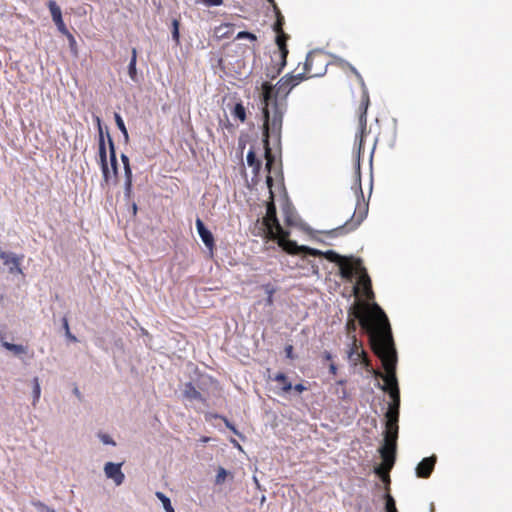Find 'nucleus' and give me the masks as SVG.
Wrapping results in <instances>:
<instances>
[{"mask_svg":"<svg viewBox=\"0 0 512 512\" xmlns=\"http://www.w3.org/2000/svg\"><path fill=\"white\" fill-rule=\"evenodd\" d=\"M95 120L98 126L99 131V140H98V154H99V164L103 174V181L108 184L111 180L110 168L108 166L107 160V148L105 143L104 132L102 129L101 119L98 116H95Z\"/></svg>","mask_w":512,"mask_h":512,"instance_id":"10","label":"nucleus"},{"mask_svg":"<svg viewBox=\"0 0 512 512\" xmlns=\"http://www.w3.org/2000/svg\"><path fill=\"white\" fill-rule=\"evenodd\" d=\"M268 1L272 4L274 12H275V16H276V21L273 25V30L274 31L282 30L284 23H285L284 16L282 15L280 9L278 8V6L274 0H268Z\"/></svg>","mask_w":512,"mask_h":512,"instance_id":"24","label":"nucleus"},{"mask_svg":"<svg viewBox=\"0 0 512 512\" xmlns=\"http://www.w3.org/2000/svg\"><path fill=\"white\" fill-rule=\"evenodd\" d=\"M227 472L224 468L220 467L216 475V482L221 483L225 480Z\"/></svg>","mask_w":512,"mask_h":512,"instance_id":"36","label":"nucleus"},{"mask_svg":"<svg viewBox=\"0 0 512 512\" xmlns=\"http://www.w3.org/2000/svg\"><path fill=\"white\" fill-rule=\"evenodd\" d=\"M124 174H125V181H130V182L133 181V174H132V169H131L130 165L126 164V167H124Z\"/></svg>","mask_w":512,"mask_h":512,"instance_id":"37","label":"nucleus"},{"mask_svg":"<svg viewBox=\"0 0 512 512\" xmlns=\"http://www.w3.org/2000/svg\"><path fill=\"white\" fill-rule=\"evenodd\" d=\"M207 6H220L223 0H203Z\"/></svg>","mask_w":512,"mask_h":512,"instance_id":"39","label":"nucleus"},{"mask_svg":"<svg viewBox=\"0 0 512 512\" xmlns=\"http://www.w3.org/2000/svg\"><path fill=\"white\" fill-rule=\"evenodd\" d=\"M338 266L340 270V276L348 281H351L355 274H359L361 268H364L360 259L352 261V259L346 257L341 260Z\"/></svg>","mask_w":512,"mask_h":512,"instance_id":"12","label":"nucleus"},{"mask_svg":"<svg viewBox=\"0 0 512 512\" xmlns=\"http://www.w3.org/2000/svg\"><path fill=\"white\" fill-rule=\"evenodd\" d=\"M282 249L291 255H298V254H304V255H310V256H318V257H324L330 262H334L339 264L341 260H343V256L339 255L333 250H328L325 252H322L320 250H317L315 248H311L308 246H299L296 242H284L282 244Z\"/></svg>","mask_w":512,"mask_h":512,"instance_id":"6","label":"nucleus"},{"mask_svg":"<svg viewBox=\"0 0 512 512\" xmlns=\"http://www.w3.org/2000/svg\"><path fill=\"white\" fill-rule=\"evenodd\" d=\"M247 163L250 167L253 168L255 173H258L261 168V161L257 159L256 154L253 149H250L247 154Z\"/></svg>","mask_w":512,"mask_h":512,"instance_id":"26","label":"nucleus"},{"mask_svg":"<svg viewBox=\"0 0 512 512\" xmlns=\"http://www.w3.org/2000/svg\"><path fill=\"white\" fill-rule=\"evenodd\" d=\"M100 438L104 444L115 445V442L111 439L109 435L103 434L100 436Z\"/></svg>","mask_w":512,"mask_h":512,"instance_id":"40","label":"nucleus"},{"mask_svg":"<svg viewBox=\"0 0 512 512\" xmlns=\"http://www.w3.org/2000/svg\"><path fill=\"white\" fill-rule=\"evenodd\" d=\"M396 364L397 359L384 362L383 368L386 371L385 383L383 385L379 384L380 389L387 392L392 400L385 414L386 421L388 422L399 421L400 389L396 377Z\"/></svg>","mask_w":512,"mask_h":512,"instance_id":"4","label":"nucleus"},{"mask_svg":"<svg viewBox=\"0 0 512 512\" xmlns=\"http://www.w3.org/2000/svg\"><path fill=\"white\" fill-rule=\"evenodd\" d=\"M262 288L265 290L266 294H267V298H266V305L267 306H272L273 303H274V294L276 292V288L274 286H272L271 284H264L262 286Z\"/></svg>","mask_w":512,"mask_h":512,"instance_id":"29","label":"nucleus"},{"mask_svg":"<svg viewBox=\"0 0 512 512\" xmlns=\"http://www.w3.org/2000/svg\"><path fill=\"white\" fill-rule=\"evenodd\" d=\"M292 350H293V347H292V346H288V347L286 348V352H287V356H288V357H291V352H292Z\"/></svg>","mask_w":512,"mask_h":512,"instance_id":"50","label":"nucleus"},{"mask_svg":"<svg viewBox=\"0 0 512 512\" xmlns=\"http://www.w3.org/2000/svg\"><path fill=\"white\" fill-rule=\"evenodd\" d=\"M107 139H108V145H109V158H110V164H111L110 175H111V179H112V178H116L117 174H118L117 158H116V150H115L114 141L111 138L109 132H107Z\"/></svg>","mask_w":512,"mask_h":512,"instance_id":"19","label":"nucleus"},{"mask_svg":"<svg viewBox=\"0 0 512 512\" xmlns=\"http://www.w3.org/2000/svg\"><path fill=\"white\" fill-rule=\"evenodd\" d=\"M233 25L232 24H222L220 25L218 28H217V32H220L222 31L223 29H232ZM228 34V31H224L222 34H221V37H224Z\"/></svg>","mask_w":512,"mask_h":512,"instance_id":"38","label":"nucleus"},{"mask_svg":"<svg viewBox=\"0 0 512 512\" xmlns=\"http://www.w3.org/2000/svg\"><path fill=\"white\" fill-rule=\"evenodd\" d=\"M114 118H115V122H116L117 127L122 132L125 140L127 141L128 138H129V135H128V131L126 129V126L124 124V121H123L122 117L120 116V114L115 113Z\"/></svg>","mask_w":512,"mask_h":512,"instance_id":"30","label":"nucleus"},{"mask_svg":"<svg viewBox=\"0 0 512 512\" xmlns=\"http://www.w3.org/2000/svg\"><path fill=\"white\" fill-rule=\"evenodd\" d=\"M122 463L107 462L104 466V472L107 478L112 479L119 486L124 482L125 475L121 470Z\"/></svg>","mask_w":512,"mask_h":512,"instance_id":"14","label":"nucleus"},{"mask_svg":"<svg viewBox=\"0 0 512 512\" xmlns=\"http://www.w3.org/2000/svg\"><path fill=\"white\" fill-rule=\"evenodd\" d=\"M360 356L361 357H360L359 364H363V366H364V368L366 369L367 372L372 373L375 377L382 378L383 381L385 382L386 373L383 374L381 371L376 370V369L373 368L371 360L369 359V357H368V355H367L365 350H361Z\"/></svg>","mask_w":512,"mask_h":512,"instance_id":"20","label":"nucleus"},{"mask_svg":"<svg viewBox=\"0 0 512 512\" xmlns=\"http://www.w3.org/2000/svg\"><path fill=\"white\" fill-rule=\"evenodd\" d=\"M232 116L239 119L241 122L246 120V109L242 103H237L232 110Z\"/></svg>","mask_w":512,"mask_h":512,"instance_id":"27","label":"nucleus"},{"mask_svg":"<svg viewBox=\"0 0 512 512\" xmlns=\"http://www.w3.org/2000/svg\"><path fill=\"white\" fill-rule=\"evenodd\" d=\"M74 394H75L79 399H81V398H82V395H81V393H80V391H79V389H78L77 387H75V388H74Z\"/></svg>","mask_w":512,"mask_h":512,"instance_id":"48","label":"nucleus"},{"mask_svg":"<svg viewBox=\"0 0 512 512\" xmlns=\"http://www.w3.org/2000/svg\"><path fill=\"white\" fill-rule=\"evenodd\" d=\"M398 422L385 423V444L380 450L383 460L388 462L390 457L393 459V455L396 450V441L398 438Z\"/></svg>","mask_w":512,"mask_h":512,"instance_id":"9","label":"nucleus"},{"mask_svg":"<svg viewBox=\"0 0 512 512\" xmlns=\"http://www.w3.org/2000/svg\"><path fill=\"white\" fill-rule=\"evenodd\" d=\"M352 73L355 74L359 82L363 87H365L364 80L361 76V74L354 68L350 67ZM370 100H369V94L366 88L363 89L362 97H361V103L359 105V133L356 135V139H359V151L362 149L363 145V136L366 130L367 126V109L369 106Z\"/></svg>","mask_w":512,"mask_h":512,"instance_id":"8","label":"nucleus"},{"mask_svg":"<svg viewBox=\"0 0 512 512\" xmlns=\"http://www.w3.org/2000/svg\"><path fill=\"white\" fill-rule=\"evenodd\" d=\"M326 70L327 59L325 55L320 52H310L306 57L304 71L301 74H304V79L314 78L323 76Z\"/></svg>","mask_w":512,"mask_h":512,"instance_id":"7","label":"nucleus"},{"mask_svg":"<svg viewBox=\"0 0 512 512\" xmlns=\"http://www.w3.org/2000/svg\"><path fill=\"white\" fill-rule=\"evenodd\" d=\"M354 189L357 195V203L355 206L354 213L352 217L345 222L343 226L337 227L330 231V234L333 236H339L346 233H349L355 230L367 217L369 210V203L364 199L363 190L361 187V175H360V163L357 162V168L355 173V184Z\"/></svg>","mask_w":512,"mask_h":512,"instance_id":"5","label":"nucleus"},{"mask_svg":"<svg viewBox=\"0 0 512 512\" xmlns=\"http://www.w3.org/2000/svg\"><path fill=\"white\" fill-rule=\"evenodd\" d=\"M52 512H54V511H52Z\"/></svg>","mask_w":512,"mask_h":512,"instance_id":"56","label":"nucleus"},{"mask_svg":"<svg viewBox=\"0 0 512 512\" xmlns=\"http://www.w3.org/2000/svg\"><path fill=\"white\" fill-rule=\"evenodd\" d=\"M67 337H68L71 341H73V342H76V341H77V338H76L73 334H71V333H70V336H67Z\"/></svg>","mask_w":512,"mask_h":512,"instance_id":"52","label":"nucleus"},{"mask_svg":"<svg viewBox=\"0 0 512 512\" xmlns=\"http://www.w3.org/2000/svg\"><path fill=\"white\" fill-rule=\"evenodd\" d=\"M436 456L424 458L416 467V475L419 478H428L434 470Z\"/></svg>","mask_w":512,"mask_h":512,"instance_id":"16","label":"nucleus"},{"mask_svg":"<svg viewBox=\"0 0 512 512\" xmlns=\"http://www.w3.org/2000/svg\"><path fill=\"white\" fill-rule=\"evenodd\" d=\"M272 170V166L270 167ZM269 175L266 177V183L270 191V200L267 203L266 216L263 218V226L266 237L271 240H277L278 245L282 248L284 242H293L288 239L289 232L285 231L280 225L277 215L276 206L274 203V195L272 192L273 178L271 177V171L268 170Z\"/></svg>","mask_w":512,"mask_h":512,"instance_id":"3","label":"nucleus"},{"mask_svg":"<svg viewBox=\"0 0 512 512\" xmlns=\"http://www.w3.org/2000/svg\"><path fill=\"white\" fill-rule=\"evenodd\" d=\"M156 497L162 502V504L170 501V499L162 492H156Z\"/></svg>","mask_w":512,"mask_h":512,"instance_id":"42","label":"nucleus"},{"mask_svg":"<svg viewBox=\"0 0 512 512\" xmlns=\"http://www.w3.org/2000/svg\"><path fill=\"white\" fill-rule=\"evenodd\" d=\"M359 286L362 287L363 294L367 298L373 297L371 279H370L365 267L360 269L357 285L354 287L355 293H358Z\"/></svg>","mask_w":512,"mask_h":512,"instance_id":"15","label":"nucleus"},{"mask_svg":"<svg viewBox=\"0 0 512 512\" xmlns=\"http://www.w3.org/2000/svg\"><path fill=\"white\" fill-rule=\"evenodd\" d=\"M324 358H325L326 360H331V359H332V355H331V353H330V352H328V351H326V352L324 353Z\"/></svg>","mask_w":512,"mask_h":512,"instance_id":"49","label":"nucleus"},{"mask_svg":"<svg viewBox=\"0 0 512 512\" xmlns=\"http://www.w3.org/2000/svg\"><path fill=\"white\" fill-rule=\"evenodd\" d=\"M273 379L280 383L282 392L287 393L292 389V384L284 373H277Z\"/></svg>","mask_w":512,"mask_h":512,"instance_id":"25","label":"nucleus"},{"mask_svg":"<svg viewBox=\"0 0 512 512\" xmlns=\"http://www.w3.org/2000/svg\"><path fill=\"white\" fill-rule=\"evenodd\" d=\"M0 341H1V342H2V341H5V340H4V336H3V334H2L1 332H0Z\"/></svg>","mask_w":512,"mask_h":512,"instance_id":"54","label":"nucleus"},{"mask_svg":"<svg viewBox=\"0 0 512 512\" xmlns=\"http://www.w3.org/2000/svg\"><path fill=\"white\" fill-rule=\"evenodd\" d=\"M385 509L386 512H398L394 498L389 494H385Z\"/></svg>","mask_w":512,"mask_h":512,"instance_id":"31","label":"nucleus"},{"mask_svg":"<svg viewBox=\"0 0 512 512\" xmlns=\"http://www.w3.org/2000/svg\"><path fill=\"white\" fill-rule=\"evenodd\" d=\"M156 497L162 502V504L170 501V499L162 492H156Z\"/></svg>","mask_w":512,"mask_h":512,"instance_id":"41","label":"nucleus"},{"mask_svg":"<svg viewBox=\"0 0 512 512\" xmlns=\"http://www.w3.org/2000/svg\"><path fill=\"white\" fill-rule=\"evenodd\" d=\"M236 39H249L251 41H256L257 37L255 34L248 32V31H241L237 34Z\"/></svg>","mask_w":512,"mask_h":512,"instance_id":"34","label":"nucleus"},{"mask_svg":"<svg viewBox=\"0 0 512 512\" xmlns=\"http://www.w3.org/2000/svg\"><path fill=\"white\" fill-rule=\"evenodd\" d=\"M121 160H122V162H123V166H124V167H126V164H127V165H130L129 158H128V156H127V155L122 154V155H121Z\"/></svg>","mask_w":512,"mask_h":512,"instance_id":"47","label":"nucleus"},{"mask_svg":"<svg viewBox=\"0 0 512 512\" xmlns=\"http://www.w3.org/2000/svg\"><path fill=\"white\" fill-rule=\"evenodd\" d=\"M63 328L65 329L66 336H70L69 324L66 318H63Z\"/></svg>","mask_w":512,"mask_h":512,"instance_id":"44","label":"nucleus"},{"mask_svg":"<svg viewBox=\"0 0 512 512\" xmlns=\"http://www.w3.org/2000/svg\"><path fill=\"white\" fill-rule=\"evenodd\" d=\"M33 382H34V386H33L34 402H33V405H35V402L38 401L39 398H40L41 388H40L39 380H38L37 377L34 378Z\"/></svg>","mask_w":512,"mask_h":512,"instance_id":"32","label":"nucleus"},{"mask_svg":"<svg viewBox=\"0 0 512 512\" xmlns=\"http://www.w3.org/2000/svg\"><path fill=\"white\" fill-rule=\"evenodd\" d=\"M292 389H294L298 393H302L307 388L303 384L299 383V384H296L295 386H292Z\"/></svg>","mask_w":512,"mask_h":512,"instance_id":"43","label":"nucleus"},{"mask_svg":"<svg viewBox=\"0 0 512 512\" xmlns=\"http://www.w3.org/2000/svg\"><path fill=\"white\" fill-rule=\"evenodd\" d=\"M136 61H137V51L135 48L132 49V56L128 67V73L132 80L136 79Z\"/></svg>","mask_w":512,"mask_h":512,"instance_id":"28","label":"nucleus"},{"mask_svg":"<svg viewBox=\"0 0 512 512\" xmlns=\"http://www.w3.org/2000/svg\"><path fill=\"white\" fill-rule=\"evenodd\" d=\"M304 80V74H287L282 77L274 87L265 82L262 85L263 91V143L266 159V169L270 171L271 165L275 162L272 154L269 139L273 138L280 142L283 115L287 108L286 98L291 90Z\"/></svg>","mask_w":512,"mask_h":512,"instance_id":"2","label":"nucleus"},{"mask_svg":"<svg viewBox=\"0 0 512 512\" xmlns=\"http://www.w3.org/2000/svg\"><path fill=\"white\" fill-rule=\"evenodd\" d=\"M124 195H125V197L128 200H130V198L132 196V182L125 181V183H124Z\"/></svg>","mask_w":512,"mask_h":512,"instance_id":"35","label":"nucleus"},{"mask_svg":"<svg viewBox=\"0 0 512 512\" xmlns=\"http://www.w3.org/2000/svg\"><path fill=\"white\" fill-rule=\"evenodd\" d=\"M184 396L190 400H197L204 402L202 394L193 386L192 383H187L184 389Z\"/></svg>","mask_w":512,"mask_h":512,"instance_id":"22","label":"nucleus"},{"mask_svg":"<svg viewBox=\"0 0 512 512\" xmlns=\"http://www.w3.org/2000/svg\"><path fill=\"white\" fill-rule=\"evenodd\" d=\"M2 346L8 351H11L16 356L27 354L28 352V347L21 344H13L7 341H2Z\"/></svg>","mask_w":512,"mask_h":512,"instance_id":"23","label":"nucleus"},{"mask_svg":"<svg viewBox=\"0 0 512 512\" xmlns=\"http://www.w3.org/2000/svg\"><path fill=\"white\" fill-rule=\"evenodd\" d=\"M132 210H133V215H136L137 210H138V208H137V204H136V203H133V204H132Z\"/></svg>","mask_w":512,"mask_h":512,"instance_id":"51","label":"nucleus"},{"mask_svg":"<svg viewBox=\"0 0 512 512\" xmlns=\"http://www.w3.org/2000/svg\"><path fill=\"white\" fill-rule=\"evenodd\" d=\"M345 383H346V381H345V380H339V381H337V384L342 385V386H343V385H345Z\"/></svg>","mask_w":512,"mask_h":512,"instance_id":"53","label":"nucleus"},{"mask_svg":"<svg viewBox=\"0 0 512 512\" xmlns=\"http://www.w3.org/2000/svg\"><path fill=\"white\" fill-rule=\"evenodd\" d=\"M47 5L50 10L52 19H53L54 23L56 24L58 30L63 34L68 35L73 40V36L67 30V28L64 24V21L62 19V12H61L60 7L53 0H50Z\"/></svg>","mask_w":512,"mask_h":512,"instance_id":"13","label":"nucleus"},{"mask_svg":"<svg viewBox=\"0 0 512 512\" xmlns=\"http://www.w3.org/2000/svg\"><path fill=\"white\" fill-rule=\"evenodd\" d=\"M172 26H173L172 38H173V40H175L176 43H179V38H180V35H179V21L177 19H174L172 21Z\"/></svg>","mask_w":512,"mask_h":512,"instance_id":"33","label":"nucleus"},{"mask_svg":"<svg viewBox=\"0 0 512 512\" xmlns=\"http://www.w3.org/2000/svg\"><path fill=\"white\" fill-rule=\"evenodd\" d=\"M337 366L334 364V363H331L329 365V372L332 374V375H336L337 374Z\"/></svg>","mask_w":512,"mask_h":512,"instance_id":"46","label":"nucleus"},{"mask_svg":"<svg viewBox=\"0 0 512 512\" xmlns=\"http://www.w3.org/2000/svg\"><path fill=\"white\" fill-rule=\"evenodd\" d=\"M361 350H364L363 343L358 340L356 336H353V340H351L349 350L347 351V358L354 367L360 362Z\"/></svg>","mask_w":512,"mask_h":512,"instance_id":"17","label":"nucleus"},{"mask_svg":"<svg viewBox=\"0 0 512 512\" xmlns=\"http://www.w3.org/2000/svg\"><path fill=\"white\" fill-rule=\"evenodd\" d=\"M163 507L166 512H175L174 508L172 507L171 501H168L167 503L163 504Z\"/></svg>","mask_w":512,"mask_h":512,"instance_id":"45","label":"nucleus"},{"mask_svg":"<svg viewBox=\"0 0 512 512\" xmlns=\"http://www.w3.org/2000/svg\"><path fill=\"white\" fill-rule=\"evenodd\" d=\"M393 458H395V454L393 455ZM385 464L387 465L386 468H384L383 466H378L375 468V473L380 476L383 480V482H385V488L386 490H389V485H390V476H389V470L391 469L393 463H394V459H392L390 457V459L388 460V462H386L384 460Z\"/></svg>","mask_w":512,"mask_h":512,"instance_id":"21","label":"nucleus"},{"mask_svg":"<svg viewBox=\"0 0 512 512\" xmlns=\"http://www.w3.org/2000/svg\"><path fill=\"white\" fill-rule=\"evenodd\" d=\"M345 395H346V390L344 389L343 390V398L345 397Z\"/></svg>","mask_w":512,"mask_h":512,"instance_id":"55","label":"nucleus"},{"mask_svg":"<svg viewBox=\"0 0 512 512\" xmlns=\"http://www.w3.org/2000/svg\"><path fill=\"white\" fill-rule=\"evenodd\" d=\"M276 33V44L278 46V61L276 65L278 66L275 71H273L271 74L270 72L267 74L268 76H271L272 79H274L277 75H279L282 71V69L286 65L287 55H288V48H287V40L289 39V36L284 32V30H278L274 31Z\"/></svg>","mask_w":512,"mask_h":512,"instance_id":"11","label":"nucleus"},{"mask_svg":"<svg viewBox=\"0 0 512 512\" xmlns=\"http://www.w3.org/2000/svg\"><path fill=\"white\" fill-rule=\"evenodd\" d=\"M356 320H359L361 328L369 335L371 349L381 360L382 365H384V362L397 359L388 318L377 304H374L371 310L360 303H355L350 307L345 327L350 340H353V336H356Z\"/></svg>","mask_w":512,"mask_h":512,"instance_id":"1","label":"nucleus"},{"mask_svg":"<svg viewBox=\"0 0 512 512\" xmlns=\"http://www.w3.org/2000/svg\"><path fill=\"white\" fill-rule=\"evenodd\" d=\"M195 224L201 240L208 249L212 250L215 246L213 234L205 227L203 221L200 218L196 219Z\"/></svg>","mask_w":512,"mask_h":512,"instance_id":"18","label":"nucleus"}]
</instances>
